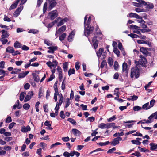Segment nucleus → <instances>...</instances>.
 <instances>
[{"label": "nucleus", "mask_w": 157, "mask_h": 157, "mask_svg": "<svg viewBox=\"0 0 157 157\" xmlns=\"http://www.w3.org/2000/svg\"><path fill=\"white\" fill-rule=\"evenodd\" d=\"M75 71L74 69H70L68 71L69 75L70 76L71 74H74L75 73Z\"/></svg>", "instance_id": "nucleus-51"}, {"label": "nucleus", "mask_w": 157, "mask_h": 157, "mask_svg": "<svg viewBox=\"0 0 157 157\" xmlns=\"http://www.w3.org/2000/svg\"><path fill=\"white\" fill-rule=\"evenodd\" d=\"M23 6H21L20 7L17 9L14 13L13 16L15 17H17L20 14V13L23 8Z\"/></svg>", "instance_id": "nucleus-8"}, {"label": "nucleus", "mask_w": 157, "mask_h": 157, "mask_svg": "<svg viewBox=\"0 0 157 157\" xmlns=\"http://www.w3.org/2000/svg\"><path fill=\"white\" fill-rule=\"evenodd\" d=\"M5 63L4 61L0 62V68H5Z\"/></svg>", "instance_id": "nucleus-53"}, {"label": "nucleus", "mask_w": 157, "mask_h": 157, "mask_svg": "<svg viewBox=\"0 0 157 157\" xmlns=\"http://www.w3.org/2000/svg\"><path fill=\"white\" fill-rule=\"evenodd\" d=\"M58 16V12L56 10H54L50 12L48 14V17L51 20H54Z\"/></svg>", "instance_id": "nucleus-5"}, {"label": "nucleus", "mask_w": 157, "mask_h": 157, "mask_svg": "<svg viewBox=\"0 0 157 157\" xmlns=\"http://www.w3.org/2000/svg\"><path fill=\"white\" fill-rule=\"evenodd\" d=\"M135 10L137 12H145V10L144 9L136 8L135 9Z\"/></svg>", "instance_id": "nucleus-47"}, {"label": "nucleus", "mask_w": 157, "mask_h": 157, "mask_svg": "<svg viewBox=\"0 0 157 157\" xmlns=\"http://www.w3.org/2000/svg\"><path fill=\"white\" fill-rule=\"evenodd\" d=\"M25 95L26 93L25 92H22L21 93L19 98L20 100L21 101H22L23 100Z\"/></svg>", "instance_id": "nucleus-28"}, {"label": "nucleus", "mask_w": 157, "mask_h": 157, "mask_svg": "<svg viewBox=\"0 0 157 157\" xmlns=\"http://www.w3.org/2000/svg\"><path fill=\"white\" fill-rule=\"evenodd\" d=\"M155 100L154 99L151 100L150 101V104H149V105L150 107H151V108L154 105L155 103Z\"/></svg>", "instance_id": "nucleus-55"}, {"label": "nucleus", "mask_w": 157, "mask_h": 157, "mask_svg": "<svg viewBox=\"0 0 157 157\" xmlns=\"http://www.w3.org/2000/svg\"><path fill=\"white\" fill-rule=\"evenodd\" d=\"M5 38L2 37L0 39V41L2 42L3 44H5L8 42V40L5 39Z\"/></svg>", "instance_id": "nucleus-43"}, {"label": "nucleus", "mask_w": 157, "mask_h": 157, "mask_svg": "<svg viewBox=\"0 0 157 157\" xmlns=\"http://www.w3.org/2000/svg\"><path fill=\"white\" fill-rule=\"evenodd\" d=\"M47 48L49 49L47 51V52L53 54L54 53V51L57 50L58 47L57 46H53L48 47Z\"/></svg>", "instance_id": "nucleus-11"}, {"label": "nucleus", "mask_w": 157, "mask_h": 157, "mask_svg": "<svg viewBox=\"0 0 157 157\" xmlns=\"http://www.w3.org/2000/svg\"><path fill=\"white\" fill-rule=\"evenodd\" d=\"M40 146L42 147L43 149H44L45 147H47V144L46 143L41 142L40 143Z\"/></svg>", "instance_id": "nucleus-61"}, {"label": "nucleus", "mask_w": 157, "mask_h": 157, "mask_svg": "<svg viewBox=\"0 0 157 157\" xmlns=\"http://www.w3.org/2000/svg\"><path fill=\"white\" fill-rule=\"evenodd\" d=\"M151 108L149 105V102L147 103L144 104L142 108L143 109H145V110H147Z\"/></svg>", "instance_id": "nucleus-23"}, {"label": "nucleus", "mask_w": 157, "mask_h": 157, "mask_svg": "<svg viewBox=\"0 0 157 157\" xmlns=\"http://www.w3.org/2000/svg\"><path fill=\"white\" fill-rule=\"evenodd\" d=\"M134 76L136 78H138L140 76V71L137 66L132 68L131 70V78H133Z\"/></svg>", "instance_id": "nucleus-3"}, {"label": "nucleus", "mask_w": 157, "mask_h": 157, "mask_svg": "<svg viewBox=\"0 0 157 157\" xmlns=\"http://www.w3.org/2000/svg\"><path fill=\"white\" fill-rule=\"evenodd\" d=\"M66 36V34L64 33L61 34L59 37V39L61 41H62L64 40Z\"/></svg>", "instance_id": "nucleus-30"}, {"label": "nucleus", "mask_w": 157, "mask_h": 157, "mask_svg": "<svg viewBox=\"0 0 157 157\" xmlns=\"http://www.w3.org/2000/svg\"><path fill=\"white\" fill-rule=\"evenodd\" d=\"M2 32V37L7 38L9 36L8 32L6 31L3 30L1 31Z\"/></svg>", "instance_id": "nucleus-16"}, {"label": "nucleus", "mask_w": 157, "mask_h": 157, "mask_svg": "<svg viewBox=\"0 0 157 157\" xmlns=\"http://www.w3.org/2000/svg\"><path fill=\"white\" fill-rule=\"evenodd\" d=\"M93 43V46H94V48L96 49L98 46V41H96L95 42H92Z\"/></svg>", "instance_id": "nucleus-50"}, {"label": "nucleus", "mask_w": 157, "mask_h": 157, "mask_svg": "<svg viewBox=\"0 0 157 157\" xmlns=\"http://www.w3.org/2000/svg\"><path fill=\"white\" fill-rule=\"evenodd\" d=\"M138 22L140 23L141 24V27L143 28H147V26L144 24L145 22L144 20H138Z\"/></svg>", "instance_id": "nucleus-25"}, {"label": "nucleus", "mask_w": 157, "mask_h": 157, "mask_svg": "<svg viewBox=\"0 0 157 157\" xmlns=\"http://www.w3.org/2000/svg\"><path fill=\"white\" fill-rule=\"evenodd\" d=\"M21 69H17V68H15L13 71H12L11 73V74H17L18 72H20L21 71Z\"/></svg>", "instance_id": "nucleus-26"}, {"label": "nucleus", "mask_w": 157, "mask_h": 157, "mask_svg": "<svg viewBox=\"0 0 157 157\" xmlns=\"http://www.w3.org/2000/svg\"><path fill=\"white\" fill-rule=\"evenodd\" d=\"M31 98L28 95H26L24 100V102H26L29 101Z\"/></svg>", "instance_id": "nucleus-59"}, {"label": "nucleus", "mask_w": 157, "mask_h": 157, "mask_svg": "<svg viewBox=\"0 0 157 157\" xmlns=\"http://www.w3.org/2000/svg\"><path fill=\"white\" fill-rule=\"evenodd\" d=\"M69 122H71V124L74 125H76V122L73 119L71 118H69L67 120Z\"/></svg>", "instance_id": "nucleus-35"}, {"label": "nucleus", "mask_w": 157, "mask_h": 157, "mask_svg": "<svg viewBox=\"0 0 157 157\" xmlns=\"http://www.w3.org/2000/svg\"><path fill=\"white\" fill-rule=\"evenodd\" d=\"M136 1L139 3H140V4H142L144 6H146L147 3V2H146L143 0H136Z\"/></svg>", "instance_id": "nucleus-37"}, {"label": "nucleus", "mask_w": 157, "mask_h": 157, "mask_svg": "<svg viewBox=\"0 0 157 157\" xmlns=\"http://www.w3.org/2000/svg\"><path fill=\"white\" fill-rule=\"evenodd\" d=\"M127 16L130 17H135L136 19L140 20H142L143 18L145 19H146L147 17V15L145 14H144L143 16H139L136 13H130Z\"/></svg>", "instance_id": "nucleus-4"}, {"label": "nucleus", "mask_w": 157, "mask_h": 157, "mask_svg": "<svg viewBox=\"0 0 157 157\" xmlns=\"http://www.w3.org/2000/svg\"><path fill=\"white\" fill-rule=\"evenodd\" d=\"M32 75L34 81L36 82H38L40 81V78L38 75L36 73H33Z\"/></svg>", "instance_id": "nucleus-13"}, {"label": "nucleus", "mask_w": 157, "mask_h": 157, "mask_svg": "<svg viewBox=\"0 0 157 157\" xmlns=\"http://www.w3.org/2000/svg\"><path fill=\"white\" fill-rule=\"evenodd\" d=\"M14 52V49L13 47H11L10 46L8 47L6 50V52L12 53V55Z\"/></svg>", "instance_id": "nucleus-17"}, {"label": "nucleus", "mask_w": 157, "mask_h": 157, "mask_svg": "<svg viewBox=\"0 0 157 157\" xmlns=\"http://www.w3.org/2000/svg\"><path fill=\"white\" fill-rule=\"evenodd\" d=\"M124 135L123 132H121V133L117 132L115 133L113 135L114 137H119V136H122Z\"/></svg>", "instance_id": "nucleus-39"}, {"label": "nucleus", "mask_w": 157, "mask_h": 157, "mask_svg": "<svg viewBox=\"0 0 157 157\" xmlns=\"http://www.w3.org/2000/svg\"><path fill=\"white\" fill-rule=\"evenodd\" d=\"M95 120V118L93 117H90L88 118L86 120V121H90V122H93Z\"/></svg>", "instance_id": "nucleus-56"}, {"label": "nucleus", "mask_w": 157, "mask_h": 157, "mask_svg": "<svg viewBox=\"0 0 157 157\" xmlns=\"http://www.w3.org/2000/svg\"><path fill=\"white\" fill-rule=\"evenodd\" d=\"M147 5H146V7L148 9H153L154 7V4L152 3H150L149 2H148Z\"/></svg>", "instance_id": "nucleus-31"}, {"label": "nucleus", "mask_w": 157, "mask_h": 157, "mask_svg": "<svg viewBox=\"0 0 157 157\" xmlns=\"http://www.w3.org/2000/svg\"><path fill=\"white\" fill-rule=\"evenodd\" d=\"M142 108L138 106H135L133 107V110L134 111H138L140 110Z\"/></svg>", "instance_id": "nucleus-42"}, {"label": "nucleus", "mask_w": 157, "mask_h": 157, "mask_svg": "<svg viewBox=\"0 0 157 157\" xmlns=\"http://www.w3.org/2000/svg\"><path fill=\"white\" fill-rule=\"evenodd\" d=\"M88 18V20H94V17L93 16L90 14H88L85 16L84 20H87Z\"/></svg>", "instance_id": "nucleus-24"}, {"label": "nucleus", "mask_w": 157, "mask_h": 157, "mask_svg": "<svg viewBox=\"0 0 157 157\" xmlns=\"http://www.w3.org/2000/svg\"><path fill=\"white\" fill-rule=\"evenodd\" d=\"M12 121V119L11 117H8L6 119V123H10Z\"/></svg>", "instance_id": "nucleus-60"}, {"label": "nucleus", "mask_w": 157, "mask_h": 157, "mask_svg": "<svg viewBox=\"0 0 157 157\" xmlns=\"http://www.w3.org/2000/svg\"><path fill=\"white\" fill-rule=\"evenodd\" d=\"M41 148H39L37 150L36 153L38 154L40 157H41L42 155L41 154Z\"/></svg>", "instance_id": "nucleus-57"}, {"label": "nucleus", "mask_w": 157, "mask_h": 157, "mask_svg": "<svg viewBox=\"0 0 157 157\" xmlns=\"http://www.w3.org/2000/svg\"><path fill=\"white\" fill-rule=\"evenodd\" d=\"M22 45L18 41H16L14 44V47L16 48H20L21 47Z\"/></svg>", "instance_id": "nucleus-22"}, {"label": "nucleus", "mask_w": 157, "mask_h": 157, "mask_svg": "<svg viewBox=\"0 0 157 157\" xmlns=\"http://www.w3.org/2000/svg\"><path fill=\"white\" fill-rule=\"evenodd\" d=\"M110 142L109 141H108L104 143L100 142L99 143H98L97 144L101 146H103L106 145L108 144Z\"/></svg>", "instance_id": "nucleus-34"}, {"label": "nucleus", "mask_w": 157, "mask_h": 157, "mask_svg": "<svg viewBox=\"0 0 157 157\" xmlns=\"http://www.w3.org/2000/svg\"><path fill=\"white\" fill-rule=\"evenodd\" d=\"M131 142L133 144H135L138 145H140L141 143V142L136 140H131Z\"/></svg>", "instance_id": "nucleus-45"}, {"label": "nucleus", "mask_w": 157, "mask_h": 157, "mask_svg": "<svg viewBox=\"0 0 157 157\" xmlns=\"http://www.w3.org/2000/svg\"><path fill=\"white\" fill-rule=\"evenodd\" d=\"M66 28V27L65 25L62 26L61 27H60L58 30V31L59 33H62L65 30Z\"/></svg>", "instance_id": "nucleus-29"}, {"label": "nucleus", "mask_w": 157, "mask_h": 157, "mask_svg": "<svg viewBox=\"0 0 157 157\" xmlns=\"http://www.w3.org/2000/svg\"><path fill=\"white\" fill-rule=\"evenodd\" d=\"M105 65H107L106 62L105 60H103L101 63L100 68H103Z\"/></svg>", "instance_id": "nucleus-54"}, {"label": "nucleus", "mask_w": 157, "mask_h": 157, "mask_svg": "<svg viewBox=\"0 0 157 157\" xmlns=\"http://www.w3.org/2000/svg\"><path fill=\"white\" fill-rule=\"evenodd\" d=\"M29 73L28 71H26L25 72L21 73L19 74L18 77L19 78L25 77Z\"/></svg>", "instance_id": "nucleus-18"}, {"label": "nucleus", "mask_w": 157, "mask_h": 157, "mask_svg": "<svg viewBox=\"0 0 157 157\" xmlns=\"http://www.w3.org/2000/svg\"><path fill=\"white\" fill-rule=\"evenodd\" d=\"M70 104V100L68 98H67V99L66 101L65 105L64 107L65 108H67L69 106Z\"/></svg>", "instance_id": "nucleus-46"}, {"label": "nucleus", "mask_w": 157, "mask_h": 157, "mask_svg": "<svg viewBox=\"0 0 157 157\" xmlns=\"http://www.w3.org/2000/svg\"><path fill=\"white\" fill-rule=\"evenodd\" d=\"M62 140L64 142H67L70 140L69 138L68 137H63L62 138Z\"/></svg>", "instance_id": "nucleus-64"}, {"label": "nucleus", "mask_w": 157, "mask_h": 157, "mask_svg": "<svg viewBox=\"0 0 157 157\" xmlns=\"http://www.w3.org/2000/svg\"><path fill=\"white\" fill-rule=\"evenodd\" d=\"M128 36H129L132 38H136L139 37V36L133 33H130L129 34H128Z\"/></svg>", "instance_id": "nucleus-41"}, {"label": "nucleus", "mask_w": 157, "mask_h": 157, "mask_svg": "<svg viewBox=\"0 0 157 157\" xmlns=\"http://www.w3.org/2000/svg\"><path fill=\"white\" fill-rule=\"evenodd\" d=\"M113 52L116 54L118 57L120 56V51L117 48H114L113 50Z\"/></svg>", "instance_id": "nucleus-33"}, {"label": "nucleus", "mask_w": 157, "mask_h": 157, "mask_svg": "<svg viewBox=\"0 0 157 157\" xmlns=\"http://www.w3.org/2000/svg\"><path fill=\"white\" fill-rule=\"evenodd\" d=\"M116 117L115 116H113L111 118L107 119V121L109 122H112L116 119Z\"/></svg>", "instance_id": "nucleus-49"}, {"label": "nucleus", "mask_w": 157, "mask_h": 157, "mask_svg": "<svg viewBox=\"0 0 157 157\" xmlns=\"http://www.w3.org/2000/svg\"><path fill=\"white\" fill-rule=\"evenodd\" d=\"M104 51V49L103 48H100L97 52V54L98 57V58L100 57L101 56L102 53Z\"/></svg>", "instance_id": "nucleus-20"}, {"label": "nucleus", "mask_w": 157, "mask_h": 157, "mask_svg": "<svg viewBox=\"0 0 157 157\" xmlns=\"http://www.w3.org/2000/svg\"><path fill=\"white\" fill-rule=\"evenodd\" d=\"M128 65L126 63L124 62L122 64V73L123 74L126 75V77L128 76Z\"/></svg>", "instance_id": "nucleus-7"}, {"label": "nucleus", "mask_w": 157, "mask_h": 157, "mask_svg": "<svg viewBox=\"0 0 157 157\" xmlns=\"http://www.w3.org/2000/svg\"><path fill=\"white\" fill-rule=\"evenodd\" d=\"M150 146V150L154 151L157 149V144L155 143H152L149 144Z\"/></svg>", "instance_id": "nucleus-15"}, {"label": "nucleus", "mask_w": 157, "mask_h": 157, "mask_svg": "<svg viewBox=\"0 0 157 157\" xmlns=\"http://www.w3.org/2000/svg\"><path fill=\"white\" fill-rule=\"evenodd\" d=\"M30 130L31 128L30 127L29 125H28L26 127L25 126L22 127L21 131L23 132H26L28 131H30Z\"/></svg>", "instance_id": "nucleus-14"}, {"label": "nucleus", "mask_w": 157, "mask_h": 157, "mask_svg": "<svg viewBox=\"0 0 157 157\" xmlns=\"http://www.w3.org/2000/svg\"><path fill=\"white\" fill-rule=\"evenodd\" d=\"M108 63L111 66L113 64V60L112 58L111 57H109L108 59Z\"/></svg>", "instance_id": "nucleus-32"}, {"label": "nucleus", "mask_w": 157, "mask_h": 157, "mask_svg": "<svg viewBox=\"0 0 157 157\" xmlns=\"http://www.w3.org/2000/svg\"><path fill=\"white\" fill-rule=\"evenodd\" d=\"M155 119H157V111L153 113L148 117V120H147L145 122L146 123H151L153 121V118Z\"/></svg>", "instance_id": "nucleus-6"}, {"label": "nucleus", "mask_w": 157, "mask_h": 157, "mask_svg": "<svg viewBox=\"0 0 157 157\" xmlns=\"http://www.w3.org/2000/svg\"><path fill=\"white\" fill-rule=\"evenodd\" d=\"M140 62L142 64H145L147 62L146 59L145 57L142 60L141 59Z\"/></svg>", "instance_id": "nucleus-63"}, {"label": "nucleus", "mask_w": 157, "mask_h": 157, "mask_svg": "<svg viewBox=\"0 0 157 157\" xmlns=\"http://www.w3.org/2000/svg\"><path fill=\"white\" fill-rule=\"evenodd\" d=\"M63 68L65 72H66L67 71L68 68V63H67L66 62L63 63Z\"/></svg>", "instance_id": "nucleus-27"}, {"label": "nucleus", "mask_w": 157, "mask_h": 157, "mask_svg": "<svg viewBox=\"0 0 157 157\" xmlns=\"http://www.w3.org/2000/svg\"><path fill=\"white\" fill-rule=\"evenodd\" d=\"M138 148L139 149L140 151L142 152H146L148 151V150L145 148H142L140 147H138Z\"/></svg>", "instance_id": "nucleus-44"}, {"label": "nucleus", "mask_w": 157, "mask_h": 157, "mask_svg": "<svg viewBox=\"0 0 157 157\" xmlns=\"http://www.w3.org/2000/svg\"><path fill=\"white\" fill-rule=\"evenodd\" d=\"M38 32V31L36 29H31L28 31L29 33H32L33 34H36Z\"/></svg>", "instance_id": "nucleus-38"}, {"label": "nucleus", "mask_w": 157, "mask_h": 157, "mask_svg": "<svg viewBox=\"0 0 157 157\" xmlns=\"http://www.w3.org/2000/svg\"><path fill=\"white\" fill-rule=\"evenodd\" d=\"M131 98H128V100H132V101L136 100L138 98V96L136 95H133L131 96Z\"/></svg>", "instance_id": "nucleus-36"}, {"label": "nucleus", "mask_w": 157, "mask_h": 157, "mask_svg": "<svg viewBox=\"0 0 157 157\" xmlns=\"http://www.w3.org/2000/svg\"><path fill=\"white\" fill-rule=\"evenodd\" d=\"M147 48L142 47L140 48V51L145 55L146 56H147L149 53V52L147 50Z\"/></svg>", "instance_id": "nucleus-10"}, {"label": "nucleus", "mask_w": 157, "mask_h": 157, "mask_svg": "<svg viewBox=\"0 0 157 157\" xmlns=\"http://www.w3.org/2000/svg\"><path fill=\"white\" fill-rule=\"evenodd\" d=\"M58 22L57 20H54L51 23L48 24L47 25H46V27L48 29L52 27L55 24Z\"/></svg>", "instance_id": "nucleus-19"}, {"label": "nucleus", "mask_w": 157, "mask_h": 157, "mask_svg": "<svg viewBox=\"0 0 157 157\" xmlns=\"http://www.w3.org/2000/svg\"><path fill=\"white\" fill-rule=\"evenodd\" d=\"M55 77V75H54L51 74L47 80L48 82H49L52 80Z\"/></svg>", "instance_id": "nucleus-62"}, {"label": "nucleus", "mask_w": 157, "mask_h": 157, "mask_svg": "<svg viewBox=\"0 0 157 157\" xmlns=\"http://www.w3.org/2000/svg\"><path fill=\"white\" fill-rule=\"evenodd\" d=\"M84 23L86 26L84 34L86 36H87L93 33L94 30L93 25H95L96 23L94 20H84Z\"/></svg>", "instance_id": "nucleus-1"}, {"label": "nucleus", "mask_w": 157, "mask_h": 157, "mask_svg": "<svg viewBox=\"0 0 157 157\" xmlns=\"http://www.w3.org/2000/svg\"><path fill=\"white\" fill-rule=\"evenodd\" d=\"M96 28L95 29V32L94 33V35H99L100 36L99 39H101L102 38V33L99 30L98 25L96 26Z\"/></svg>", "instance_id": "nucleus-12"}, {"label": "nucleus", "mask_w": 157, "mask_h": 157, "mask_svg": "<svg viewBox=\"0 0 157 157\" xmlns=\"http://www.w3.org/2000/svg\"><path fill=\"white\" fill-rule=\"evenodd\" d=\"M132 155L138 157H140L141 156V154L138 151H136L135 153H132Z\"/></svg>", "instance_id": "nucleus-52"}, {"label": "nucleus", "mask_w": 157, "mask_h": 157, "mask_svg": "<svg viewBox=\"0 0 157 157\" xmlns=\"http://www.w3.org/2000/svg\"><path fill=\"white\" fill-rule=\"evenodd\" d=\"M67 20H60V21L57 24V26L59 27L62 25L64 24L63 21L65 22H67Z\"/></svg>", "instance_id": "nucleus-58"}, {"label": "nucleus", "mask_w": 157, "mask_h": 157, "mask_svg": "<svg viewBox=\"0 0 157 157\" xmlns=\"http://www.w3.org/2000/svg\"><path fill=\"white\" fill-rule=\"evenodd\" d=\"M62 144L59 142H56L55 144L52 145L50 147V148L51 149L53 147H56V146Z\"/></svg>", "instance_id": "nucleus-48"}, {"label": "nucleus", "mask_w": 157, "mask_h": 157, "mask_svg": "<svg viewBox=\"0 0 157 157\" xmlns=\"http://www.w3.org/2000/svg\"><path fill=\"white\" fill-rule=\"evenodd\" d=\"M30 105L28 103L25 104L23 105V108L24 109L27 110L30 108Z\"/></svg>", "instance_id": "nucleus-40"}, {"label": "nucleus", "mask_w": 157, "mask_h": 157, "mask_svg": "<svg viewBox=\"0 0 157 157\" xmlns=\"http://www.w3.org/2000/svg\"><path fill=\"white\" fill-rule=\"evenodd\" d=\"M18 4V2H17L16 0L15 2L13 4H12L10 6L9 8V9L10 10H11L15 8L17 6Z\"/></svg>", "instance_id": "nucleus-21"}, {"label": "nucleus", "mask_w": 157, "mask_h": 157, "mask_svg": "<svg viewBox=\"0 0 157 157\" xmlns=\"http://www.w3.org/2000/svg\"><path fill=\"white\" fill-rule=\"evenodd\" d=\"M122 140V138L120 137H118L114 139L111 142V143L113 146H115L118 144L119 143V141Z\"/></svg>", "instance_id": "nucleus-9"}, {"label": "nucleus", "mask_w": 157, "mask_h": 157, "mask_svg": "<svg viewBox=\"0 0 157 157\" xmlns=\"http://www.w3.org/2000/svg\"><path fill=\"white\" fill-rule=\"evenodd\" d=\"M48 2H45L44 5L43 12L45 13L47 10L50 11L56 5L57 2L55 0H48Z\"/></svg>", "instance_id": "nucleus-2"}]
</instances>
